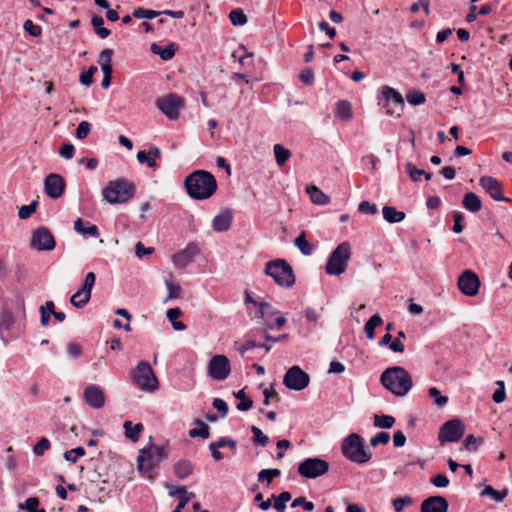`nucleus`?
Masks as SVG:
<instances>
[{"label":"nucleus","mask_w":512,"mask_h":512,"mask_svg":"<svg viewBox=\"0 0 512 512\" xmlns=\"http://www.w3.org/2000/svg\"><path fill=\"white\" fill-rule=\"evenodd\" d=\"M294 245L305 256L311 255L314 250V246L306 240L305 232H301V234L294 239Z\"/></svg>","instance_id":"obj_33"},{"label":"nucleus","mask_w":512,"mask_h":512,"mask_svg":"<svg viewBox=\"0 0 512 512\" xmlns=\"http://www.w3.org/2000/svg\"><path fill=\"white\" fill-rule=\"evenodd\" d=\"M36 207L37 201L31 202L29 205H23L18 212L19 218L22 220L29 218L35 212Z\"/></svg>","instance_id":"obj_54"},{"label":"nucleus","mask_w":512,"mask_h":512,"mask_svg":"<svg viewBox=\"0 0 512 512\" xmlns=\"http://www.w3.org/2000/svg\"><path fill=\"white\" fill-rule=\"evenodd\" d=\"M229 19L235 26L247 23V17L241 9H234L229 13Z\"/></svg>","instance_id":"obj_48"},{"label":"nucleus","mask_w":512,"mask_h":512,"mask_svg":"<svg viewBox=\"0 0 512 512\" xmlns=\"http://www.w3.org/2000/svg\"><path fill=\"white\" fill-rule=\"evenodd\" d=\"M131 375L133 383L143 391L153 392L159 387L158 379L147 361L139 362Z\"/></svg>","instance_id":"obj_5"},{"label":"nucleus","mask_w":512,"mask_h":512,"mask_svg":"<svg viewBox=\"0 0 512 512\" xmlns=\"http://www.w3.org/2000/svg\"><path fill=\"white\" fill-rule=\"evenodd\" d=\"M380 382L386 390L397 397L407 395L413 386L411 375L401 366L386 368L380 376Z\"/></svg>","instance_id":"obj_2"},{"label":"nucleus","mask_w":512,"mask_h":512,"mask_svg":"<svg viewBox=\"0 0 512 512\" xmlns=\"http://www.w3.org/2000/svg\"><path fill=\"white\" fill-rule=\"evenodd\" d=\"M382 323L383 320L379 314L372 315L364 326L366 337L372 340L375 336V328L380 326Z\"/></svg>","instance_id":"obj_32"},{"label":"nucleus","mask_w":512,"mask_h":512,"mask_svg":"<svg viewBox=\"0 0 512 512\" xmlns=\"http://www.w3.org/2000/svg\"><path fill=\"white\" fill-rule=\"evenodd\" d=\"M465 432V426L463 422L454 418L445 422L438 433V440L444 442H457L459 441Z\"/></svg>","instance_id":"obj_13"},{"label":"nucleus","mask_w":512,"mask_h":512,"mask_svg":"<svg viewBox=\"0 0 512 512\" xmlns=\"http://www.w3.org/2000/svg\"><path fill=\"white\" fill-rule=\"evenodd\" d=\"M265 273L282 287H292L295 283V275L292 267L282 259L270 261L266 264Z\"/></svg>","instance_id":"obj_6"},{"label":"nucleus","mask_w":512,"mask_h":512,"mask_svg":"<svg viewBox=\"0 0 512 512\" xmlns=\"http://www.w3.org/2000/svg\"><path fill=\"white\" fill-rule=\"evenodd\" d=\"M150 49L152 53L158 55L162 60L168 61L175 55L176 44L170 43L165 47H161L160 45L153 43Z\"/></svg>","instance_id":"obj_24"},{"label":"nucleus","mask_w":512,"mask_h":512,"mask_svg":"<svg viewBox=\"0 0 512 512\" xmlns=\"http://www.w3.org/2000/svg\"><path fill=\"white\" fill-rule=\"evenodd\" d=\"M428 395L434 400V404L440 408L445 406L448 402V397L441 395L436 387H431L428 390Z\"/></svg>","instance_id":"obj_46"},{"label":"nucleus","mask_w":512,"mask_h":512,"mask_svg":"<svg viewBox=\"0 0 512 512\" xmlns=\"http://www.w3.org/2000/svg\"><path fill=\"white\" fill-rule=\"evenodd\" d=\"M336 116L341 120H350L352 118V106L347 100H339L336 103Z\"/></svg>","instance_id":"obj_30"},{"label":"nucleus","mask_w":512,"mask_h":512,"mask_svg":"<svg viewBox=\"0 0 512 512\" xmlns=\"http://www.w3.org/2000/svg\"><path fill=\"white\" fill-rule=\"evenodd\" d=\"M23 29L33 37H39L42 34V28L30 19L24 22Z\"/></svg>","instance_id":"obj_55"},{"label":"nucleus","mask_w":512,"mask_h":512,"mask_svg":"<svg viewBox=\"0 0 512 512\" xmlns=\"http://www.w3.org/2000/svg\"><path fill=\"white\" fill-rule=\"evenodd\" d=\"M382 214L384 220L391 224L399 223L405 219V213L403 211H398L393 206H384L382 208Z\"/></svg>","instance_id":"obj_28"},{"label":"nucleus","mask_w":512,"mask_h":512,"mask_svg":"<svg viewBox=\"0 0 512 512\" xmlns=\"http://www.w3.org/2000/svg\"><path fill=\"white\" fill-rule=\"evenodd\" d=\"M235 397L240 400V402L236 406L239 411L245 412L252 408L253 401L250 398L246 397L243 389L239 390L235 394Z\"/></svg>","instance_id":"obj_39"},{"label":"nucleus","mask_w":512,"mask_h":512,"mask_svg":"<svg viewBox=\"0 0 512 512\" xmlns=\"http://www.w3.org/2000/svg\"><path fill=\"white\" fill-rule=\"evenodd\" d=\"M213 407L217 410L221 418H225L228 414V405L221 398H214L212 402Z\"/></svg>","instance_id":"obj_58"},{"label":"nucleus","mask_w":512,"mask_h":512,"mask_svg":"<svg viewBox=\"0 0 512 512\" xmlns=\"http://www.w3.org/2000/svg\"><path fill=\"white\" fill-rule=\"evenodd\" d=\"M350 244L342 242L329 255L325 271L329 275L338 276L345 272L350 259Z\"/></svg>","instance_id":"obj_7"},{"label":"nucleus","mask_w":512,"mask_h":512,"mask_svg":"<svg viewBox=\"0 0 512 512\" xmlns=\"http://www.w3.org/2000/svg\"><path fill=\"white\" fill-rule=\"evenodd\" d=\"M174 474L179 479H185L194 471V465L189 460H180L174 464Z\"/></svg>","instance_id":"obj_27"},{"label":"nucleus","mask_w":512,"mask_h":512,"mask_svg":"<svg viewBox=\"0 0 512 512\" xmlns=\"http://www.w3.org/2000/svg\"><path fill=\"white\" fill-rule=\"evenodd\" d=\"M91 131V124L88 121H81L76 129V137L85 139Z\"/></svg>","instance_id":"obj_59"},{"label":"nucleus","mask_w":512,"mask_h":512,"mask_svg":"<svg viewBox=\"0 0 512 512\" xmlns=\"http://www.w3.org/2000/svg\"><path fill=\"white\" fill-rule=\"evenodd\" d=\"M137 160L140 164H147L150 168H155L157 166L156 161L144 150L138 151Z\"/></svg>","instance_id":"obj_56"},{"label":"nucleus","mask_w":512,"mask_h":512,"mask_svg":"<svg viewBox=\"0 0 512 512\" xmlns=\"http://www.w3.org/2000/svg\"><path fill=\"white\" fill-rule=\"evenodd\" d=\"M358 211L363 214L373 215L377 212V206L368 201H362L358 205Z\"/></svg>","instance_id":"obj_63"},{"label":"nucleus","mask_w":512,"mask_h":512,"mask_svg":"<svg viewBox=\"0 0 512 512\" xmlns=\"http://www.w3.org/2000/svg\"><path fill=\"white\" fill-rule=\"evenodd\" d=\"M342 455L357 464L370 461L372 453L365 449L364 439L357 433H350L341 443Z\"/></svg>","instance_id":"obj_4"},{"label":"nucleus","mask_w":512,"mask_h":512,"mask_svg":"<svg viewBox=\"0 0 512 512\" xmlns=\"http://www.w3.org/2000/svg\"><path fill=\"white\" fill-rule=\"evenodd\" d=\"M280 475H281V471L277 468L263 469L258 473V481L259 482L267 481V483L270 484L275 477H278Z\"/></svg>","instance_id":"obj_43"},{"label":"nucleus","mask_w":512,"mask_h":512,"mask_svg":"<svg viewBox=\"0 0 512 512\" xmlns=\"http://www.w3.org/2000/svg\"><path fill=\"white\" fill-rule=\"evenodd\" d=\"M406 99L411 105H421L426 101L425 95L422 92L416 90L409 91L406 95Z\"/></svg>","instance_id":"obj_49"},{"label":"nucleus","mask_w":512,"mask_h":512,"mask_svg":"<svg viewBox=\"0 0 512 512\" xmlns=\"http://www.w3.org/2000/svg\"><path fill=\"white\" fill-rule=\"evenodd\" d=\"M507 493H508L507 490L497 491L492 486L487 485L482 490L481 495L482 496H490L496 502H501L507 496Z\"/></svg>","instance_id":"obj_40"},{"label":"nucleus","mask_w":512,"mask_h":512,"mask_svg":"<svg viewBox=\"0 0 512 512\" xmlns=\"http://www.w3.org/2000/svg\"><path fill=\"white\" fill-rule=\"evenodd\" d=\"M390 440V435L387 432H379L370 439V445L376 447L379 444H387Z\"/></svg>","instance_id":"obj_60"},{"label":"nucleus","mask_w":512,"mask_h":512,"mask_svg":"<svg viewBox=\"0 0 512 512\" xmlns=\"http://www.w3.org/2000/svg\"><path fill=\"white\" fill-rule=\"evenodd\" d=\"M166 457L167 454L163 446L152 444L148 448H144L140 451L137 458L138 469L140 471L150 472Z\"/></svg>","instance_id":"obj_8"},{"label":"nucleus","mask_w":512,"mask_h":512,"mask_svg":"<svg viewBox=\"0 0 512 512\" xmlns=\"http://www.w3.org/2000/svg\"><path fill=\"white\" fill-rule=\"evenodd\" d=\"M65 180L57 173H50L44 179V190L46 195L51 199L60 198L65 191Z\"/></svg>","instance_id":"obj_18"},{"label":"nucleus","mask_w":512,"mask_h":512,"mask_svg":"<svg viewBox=\"0 0 512 512\" xmlns=\"http://www.w3.org/2000/svg\"><path fill=\"white\" fill-rule=\"evenodd\" d=\"M200 253V249L195 242H190L183 250L174 254L172 260L177 268H185Z\"/></svg>","instance_id":"obj_19"},{"label":"nucleus","mask_w":512,"mask_h":512,"mask_svg":"<svg viewBox=\"0 0 512 512\" xmlns=\"http://www.w3.org/2000/svg\"><path fill=\"white\" fill-rule=\"evenodd\" d=\"M379 105L386 109L390 116H400L404 108L402 95L394 88L385 87L379 97Z\"/></svg>","instance_id":"obj_9"},{"label":"nucleus","mask_w":512,"mask_h":512,"mask_svg":"<svg viewBox=\"0 0 512 512\" xmlns=\"http://www.w3.org/2000/svg\"><path fill=\"white\" fill-rule=\"evenodd\" d=\"M251 432L253 434L252 440L255 444H258L262 447H265L268 444L269 438L262 432L260 428L253 425L251 426Z\"/></svg>","instance_id":"obj_44"},{"label":"nucleus","mask_w":512,"mask_h":512,"mask_svg":"<svg viewBox=\"0 0 512 512\" xmlns=\"http://www.w3.org/2000/svg\"><path fill=\"white\" fill-rule=\"evenodd\" d=\"M156 106L170 120H175L179 117L183 99L174 93H170L157 99Z\"/></svg>","instance_id":"obj_14"},{"label":"nucleus","mask_w":512,"mask_h":512,"mask_svg":"<svg viewBox=\"0 0 512 512\" xmlns=\"http://www.w3.org/2000/svg\"><path fill=\"white\" fill-rule=\"evenodd\" d=\"M463 207L469 212L476 213L482 208V202L474 192H467L462 201Z\"/></svg>","instance_id":"obj_26"},{"label":"nucleus","mask_w":512,"mask_h":512,"mask_svg":"<svg viewBox=\"0 0 512 512\" xmlns=\"http://www.w3.org/2000/svg\"><path fill=\"white\" fill-rule=\"evenodd\" d=\"M406 172L408 173L410 179L414 182L420 181V178L423 174H425V171L422 169H418L415 165L408 162L405 165Z\"/></svg>","instance_id":"obj_50"},{"label":"nucleus","mask_w":512,"mask_h":512,"mask_svg":"<svg viewBox=\"0 0 512 512\" xmlns=\"http://www.w3.org/2000/svg\"><path fill=\"white\" fill-rule=\"evenodd\" d=\"M136 192L135 185L124 178L109 181L102 190L103 199L109 204H125Z\"/></svg>","instance_id":"obj_3"},{"label":"nucleus","mask_w":512,"mask_h":512,"mask_svg":"<svg viewBox=\"0 0 512 512\" xmlns=\"http://www.w3.org/2000/svg\"><path fill=\"white\" fill-rule=\"evenodd\" d=\"M51 447L50 442L47 438L42 437L33 447V453L36 456H43L44 453Z\"/></svg>","instance_id":"obj_51"},{"label":"nucleus","mask_w":512,"mask_h":512,"mask_svg":"<svg viewBox=\"0 0 512 512\" xmlns=\"http://www.w3.org/2000/svg\"><path fill=\"white\" fill-rule=\"evenodd\" d=\"M15 324V319L12 311L7 308H3L0 311V328L5 330H11Z\"/></svg>","instance_id":"obj_35"},{"label":"nucleus","mask_w":512,"mask_h":512,"mask_svg":"<svg viewBox=\"0 0 512 512\" xmlns=\"http://www.w3.org/2000/svg\"><path fill=\"white\" fill-rule=\"evenodd\" d=\"M55 246V238L48 228L39 227L33 232L31 237L32 248L38 251H51Z\"/></svg>","instance_id":"obj_15"},{"label":"nucleus","mask_w":512,"mask_h":512,"mask_svg":"<svg viewBox=\"0 0 512 512\" xmlns=\"http://www.w3.org/2000/svg\"><path fill=\"white\" fill-rule=\"evenodd\" d=\"M449 508L448 501L442 496H430L423 500L420 506V512H447Z\"/></svg>","instance_id":"obj_21"},{"label":"nucleus","mask_w":512,"mask_h":512,"mask_svg":"<svg viewBox=\"0 0 512 512\" xmlns=\"http://www.w3.org/2000/svg\"><path fill=\"white\" fill-rule=\"evenodd\" d=\"M208 375L217 381L226 380L231 373V364L227 356L222 354L214 355L208 363Z\"/></svg>","instance_id":"obj_11"},{"label":"nucleus","mask_w":512,"mask_h":512,"mask_svg":"<svg viewBox=\"0 0 512 512\" xmlns=\"http://www.w3.org/2000/svg\"><path fill=\"white\" fill-rule=\"evenodd\" d=\"M413 503L411 496L397 497L392 500V505L395 512H402L406 506H410Z\"/></svg>","instance_id":"obj_45"},{"label":"nucleus","mask_w":512,"mask_h":512,"mask_svg":"<svg viewBox=\"0 0 512 512\" xmlns=\"http://www.w3.org/2000/svg\"><path fill=\"white\" fill-rule=\"evenodd\" d=\"M482 442V438H476L473 434H469L468 436H466L463 445L467 450L476 451L478 445L481 444Z\"/></svg>","instance_id":"obj_57"},{"label":"nucleus","mask_w":512,"mask_h":512,"mask_svg":"<svg viewBox=\"0 0 512 512\" xmlns=\"http://www.w3.org/2000/svg\"><path fill=\"white\" fill-rule=\"evenodd\" d=\"M123 427L125 429L126 438L133 443L138 441L140 433L144 430L142 423H137L133 426L131 421H125Z\"/></svg>","instance_id":"obj_29"},{"label":"nucleus","mask_w":512,"mask_h":512,"mask_svg":"<svg viewBox=\"0 0 512 512\" xmlns=\"http://www.w3.org/2000/svg\"><path fill=\"white\" fill-rule=\"evenodd\" d=\"M306 192L310 200L316 205H327L330 203V197L314 185L307 186Z\"/></svg>","instance_id":"obj_25"},{"label":"nucleus","mask_w":512,"mask_h":512,"mask_svg":"<svg viewBox=\"0 0 512 512\" xmlns=\"http://www.w3.org/2000/svg\"><path fill=\"white\" fill-rule=\"evenodd\" d=\"M96 281V275L94 272H88L85 276L84 282L82 284V287L79 289L81 292L84 293V296L86 297V300H90L91 298V292L95 285Z\"/></svg>","instance_id":"obj_36"},{"label":"nucleus","mask_w":512,"mask_h":512,"mask_svg":"<svg viewBox=\"0 0 512 512\" xmlns=\"http://www.w3.org/2000/svg\"><path fill=\"white\" fill-rule=\"evenodd\" d=\"M273 149H274L276 163L279 166H283L287 162V160L289 159V157L291 155L290 151L288 149H286L281 144L274 145Z\"/></svg>","instance_id":"obj_37"},{"label":"nucleus","mask_w":512,"mask_h":512,"mask_svg":"<svg viewBox=\"0 0 512 512\" xmlns=\"http://www.w3.org/2000/svg\"><path fill=\"white\" fill-rule=\"evenodd\" d=\"M453 221H454V226H453V232L454 233H461L464 229V215L459 212V211H456L453 213Z\"/></svg>","instance_id":"obj_61"},{"label":"nucleus","mask_w":512,"mask_h":512,"mask_svg":"<svg viewBox=\"0 0 512 512\" xmlns=\"http://www.w3.org/2000/svg\"><path fill=\"white\" fill-rule=\"evenodd\" d=\"M271 499H274V508L278 512H285L286 510V502L291 499L290 492L284 491L280 493L277 497L272 495Z\"/></svg>","instance_id":"obj_38"},{"label":"nucleus","mask_w":512,"mask_h":512,"mask_svg":"<svg viewBox=\"0 0 512 512\" xmlns=\"http://www.w3.org/2000/svg\"><path fill=\"white\" fill-rule=\"evenodd\" d=\"M458 288L466 296L477 295L480 287L479 277L472 270H465L458 278Z\"/></svg>","instance_id":"obj_16"},{"label":"nucleus","mask_w":512,"mask_h":512,"mask_svg":"<svg viewBox=\"0 0 512 512\" xmlns=\"http://www.w3.org/2000/svg\"><path fill=\"white\" fill-rule=\"evenodd\" d=\"M395 423V418L390 415H378L373 416V424L377 428L390 429Z\"/></svg>","instance_id":"obj_34"},{"label":"nucleus","mask_w":512,"mask_h":512,"mask_svg":"<svg viewBox=\"0 0 512 512\" xmlns=\"http://www.w3.org/2000/svg\"><path fill=\"white\" fill-rule=\"evenodd\" d=\"M39 506V499L36 497H29L26 499L24 504H20V509H25L28 512H34Z\"/></svg>","instance_id":"obj_64"},{"label":"nucleus","mask_w":512,"mask_h":512,"mask_svg":"<svg viewBox=\"0 0 512 512\" xmlns=\"http://www.w3.org/2000/svg\"><path fill=\"white\" fill-rule=\"evenodd\" d=\"M260 318L265 320V318H269L278 313V311L268 302L261 301L258 303Z\"/></svg>","instance_id":"obj_42"},{"label":"nucleus","mask_w":512,"mask_h":512,"mask_svg":"<svg viewBox=\"0 0 512 512\" xmlns=\"http://www.w3.org/2000/svg\"><path fill=\"white\" fill-rule=\"evenodd\" d=\"M161 15L160 11H154L150 9L137 8L133 11L132 16L137 19H153Z\"/></svg>","instance_id":"obj_47"},{"label":"nucleus","mask_w":512,"mask_h":512,"mask_svg":"<svg viewBox=\"0 0 512 512\" xmlns=\"http://www.w3.org/2000/svg\"><path fill=\"white\" fill-rule=\"evenodd\" d=\"M481 188L495 201L510 202V198L503 195V185L495 177L482 176L479 179Z\"/></svg>","instance_id":"obj_17"},{"label":"nucleus","mask_w":512,"mask_h":512,"mask_svg":"<svg viewBox=\"0 0 512 512\" xmlns=\"http://www.w3.org/2000/svg\"><path fill=\"white\" fill-rule=\"evenodd\" d=\"M187 194L194 200L210 198L217 190L215 177L208 171L196 170L184 181Z\"/></svg>","instance_id":"obj_1"},{"label":"nucleus","mask_w":512,"mask_h":512,"mask_svg":"<svg viewBox=\"0 0 512 512\" xmlns=\"http://www.w3.org/2000/svg\"><path fill=\"white\" fill-rule=\"evenodd\" d=\"M113 51L112 49L106 48L102 50V58L106 57V63H103L102 61H98V63L101 66V70L103 72V75H112V65H111V57H112Z\"/></svg>","instance_id":"obj_41"},{"label":"nucleus","mask_w":512,"mask_h":512,"mask_svg":"<svg viewBox=\"0 0 512 512\" xmlns=\"http://www.w3.org/2000/svg\"><path fill=\"white\" fill-rule=\"evenodd\" d=\"M86 454V451L83 447H77L74 449H71L69 451H66L64 453V458L66 461H69L71 463H76L77 457H82Z\"/></svg>","instance_id":"obj_52"},{"label":"nucleus","mask_w":512,"mask_h":512,"mask_svg":"<svg viewBox=\"0 0 512 512\" xmlns=\"http://www.w3.org/2000/svg\"><path fill=\"white\" fill-rule=\"evenodd\" d=\"M310 376L299 366L290 367L283 378V384L290 390L301 391L308 387Z\"/></svg>","instance_id":"obj_12"},{"label":"nucleus","mask_w":512,"mask_h":512,"mask_svg":"<svg viewBox=\"0 0 512 512\" xmlns=\"http://www.w3.org/2000/svg\"><path fill=\"white\" fill-rule=\"evenodd\" d=\"M194 423L196 425H198L199 428L190 429L189 430V436L191 438H195V437H201L203 439L209 438V436H210V433H209L210 427L205 422H203L201 419H199V418H196L194 420Z\"/></svg>","instance_id":"obj_31"},{"label":"nucleus","mask_w":512,"mask_h":512,"mask_svg":"<svg viewBox=\"0 0 512 512\" xmlns=\"http://www.w3.org/2000/svg\"><path fill=\"white\" fill-rule=\"evenodd\" d=\"M83 397L85 402L94 409H100L105 404V394L103 390L95 384L89 385L84 389Z\"/></svg>","instance_id":"obj_20"},{"label":"nucleus","mask_w":512,"mask_h":512,"mask_svg":"<svg viewBox=\"0 0 512 512\" xmlns=\"http://www.w3.org/2000/svg\"><path fill=\"white\" fill-rule=\"evenodd\" d=\"M89 301L90 300H86L84 293L80 290L75 292L70 298V303L76 308L84 307Z\"/></svg>","instance_id":"obj_53"},{"label":"nucleus","mask_w":512,"mask_h":512,"mask_svg":"<svg viewBox=\"0 0 512 512\" xmlns=\"http://www.w3.org/2000/svg\"><path fill=\"white\" fill-rule=\"evenodd\" d=\"M165 284L168 290L167 300L175 299L180 296L181 287L179 285L174 284L173 282L168 280L165 282Z\"/></svg>","instance_id":"obj_62"},{"label":"nucleus","mask_w":512,"mask_h":512,"mask_svg":"<svg viewBox=\"0 0 512 512\" xmlns=\"http://www.w3.org/2000/svg\"><path fill=\"white\" fill-rule=\"evenodd\" d=\"M329 463L320 458H306L298 465V473L308 479H315L326 474Z\"/></svg>","instance_id":"obj_10"},{"label":"nucleus","mask_w":512,"mask_h":512,"mask_svg":"<svg viewBox=\"0 0 512 512\" xmlns=\"http://www.w3.org/2000/svg\"><path fill=\"white\" fill-rule=\"evenodd\" d=\"M233 215L229 209L224 210L219 215L215 216L212 222V227L217 232H225L231 227Z\"/></svg>","instance_id":"obj_22"},{"label":"nucleus","mask_w":512,"mask_h":512,"mask_svg":"<svg viewBox=\"0 0 512 512\" xmlns=\"http://www.w3.org/2000/svg\"><path fill=\"white\" fill-rule=\"evenodd\" d=\"M74 230L82 235H88L90 237H99V229L96 225L91 224L89 221L78 218L74 221Z\"/></svg>","instance_id":"obj_23"}]
</instances>
